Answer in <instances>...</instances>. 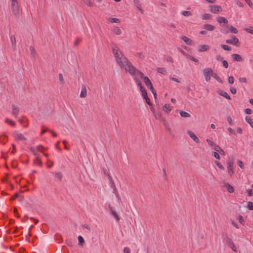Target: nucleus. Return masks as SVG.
Listing matches in <instances>:
<instances>
[{
  "instance_id": "f257e3e1",
  "label": "nucleus",
  "mask_w": 253,
  "mask_h": 253,
  "mask_svg": "<svg viewBox=\"0 0 253 253\" xmlns=\"http://www.w3.org/2000/svg\"><path fill=\"white\" fill-rule=\"evenodd\" d=\"M114 56L117 64L120 68H124L126 72L129 73L133 69V65L124 55L122 56L119 52H117Z\"/></svg>"
},
{
  "instance_id": "f03ea898",
  "label": "nucleus",
  "mask_w": 253,
  "mask_h": 253,
  "mask_svg": "<svg viewBox=\"0 0 253 253\" xmlns=\"http://www.w3.org/2000/svg\"><path fill=\"white\" fill-rule=\"evenodd\" d=\"M131 70H132L131 71V72L130 71L128 73L130 75H135V72L137 73V74L139 75V77L141 79H143L144 82L145 84L147 86L148 88H149L151 90L152 92L154 94V96H155V97H156V93L153 87L151 81L148 78V77L145 76L144 74L141 71L135 68L134 67H133V69Z\"/></svg>"
},
{
  "instance_id": "7ed1b4c3",
  "label": "nucleus",
  "mask_w": 253,
  "mask_h": 253,
  "mask_svg": "<svg viewBox=\"0 0 253 253\" xmlns=\"http://www.w3.org/2000/svg\"><path fill=\"white\" fill-rule=\"evenodd\" d=\"M11 6L13 15L18 17L19 15L20 10L17 0H11Z\"/></svg>"
},
{
  "instance_id": "20e7f679",
  "label": "nucleus",
  "mask_w": 253,
  "mask_h": 253,
  "mask_svg": "<svg viewBox=\"0 0 253 253\" xmlns=\"http://www.w3.org/2000/svg\"><path fill=\"white\" fill-rule=\"evenodd\" d=\"M213 71L211 68H206L203 71V74L207 82H209L211 79V76H212Z\"/></svg>"
},
{
  "instance_id": "39448f33",
  "label": "nucleus",
  "mask_w": 253,
  "mask_h": 253,
  "mask_svg": "<svg viewBox=\"0 0 253 253\" xmlns=\"http://www.w3.org/2000/svg\"><path fill=\"white\" fill-rule=\"evenodd\" d=\"M226 43L235 45L237 47L240 46L239 41L238 39L235 36H231V39L226 40Z\"/></svg>"
},
{
  "instance_id": "423d86ee",
  "label": "nucleus",
  "mask_w": 253,
  "mask_h": 253,
  "mask_svg": "<svg viewBox=\"0 0 253 253\" xmlns=\"http://www.w3.org/2000/svg\"><path fill=\"white\" fill-rule=\"evenodd\" d=\"M225 242L226 244L228 245V246L232 249V250L234 252L237 251V249L235 247V246L234 244V243L232 241V240L227 236L225 237Z\"/></svg>"
},
{
  "instance_id": "0eeeda50",
  "label": "nucleus",
  "mask_w": 253,
  "mask_h": 253,
  "mask_svg": "<svg viewBox=\"0 0 253 253\" xmlns=\"http://www.w3.org/2000/svg\"><path fill=\"white\" fill-rule=\"evenodd\" d=\"M233 164L234 162L233 159H229L227 162L228 172L230 176H231L234 173V171L233 170Z\"/></svg>"
},
{
  "instance_id": "6e6552de",
  "label": "nucleus",
  "mask_w": 253,
  "mask_h": 253,
  "mask_svg": "<svg viewBox=\"0 0 253 253\" xmlns=\"http://www.w3.org/2000/svg\"><path fill=\"white\" fill-rule=\"evenodd\" d=\"M210 10L213 13H218L222 10V7L217 5H210Z\"/></svg>"
},
{
  "instance_id": "1a4fd4ad",
  "label": "nucleus",
  "mask_w": 253,
  "mask_h": 253,
  "mask_svg": "<svg viewBox=\"0 0 253 253\" xmlns=\"http://www.w3.org/2000/svg\"><path fill=\"white\" fill-rule=\"evenodd\" d=\"M13 136L16 140H25L26 139L23 134L18 132L17 131H15L13 132Z\"/></svg>"
},
{
  "instance_id": "9d476101",
  "label": "nucleus",
  "mask_w": 253,
  "mask_h": 253,
  "mask_svg": "<svg viewBox=\"0 0 253 253\" xmlns=\"http://www.w3.org/2000/svg\"><path fill=\"white\" fill-rule=\"evenodd\" d=\"M135 75H131L134 78V80L135 81V83L137 84V85L139 87L140 89H143L144 87L142 86L141 82L138 79L139 75L137 74V73L135 72L134 73Z\"/></svg>"
},
{
  "instance_id": "9b49d317",
  "label": "nucleus",
  "mask_w": 253,
  "mask_h": 253,
  "mask_svg": "<svg viewBox=\"0 0 253 253\" xmlns=\"http://www.w3.org/2000/svg\"><path fill=\"white\" fill-rule=\"evenodd\" d=\"M109 208L110 210L111 214L114 217V218L117 220L119 221L120 219V217L115 210L114 208L111 206L110 205H109Z\"/></svg>"
},
{
  "instance_id": "f8f14e48",
  "label": "nucleus",
  "mask_w": 253,
  "mask_h": 253,
  "mask_svg": "<svg viewBox=\"0 0 253 253\" xmlns=\"http://www.w3.org/2000/svg\"><path fill=\"white\" fill-rule=\"evenodd\" d=\"M19 112V108L15 105H12V111L11 113L13 116L15 117V118H17L18 117V115Z\"/></svg>"
},
{
  "instance_id": "ddd939ff",
  "label": "nucleus",
  "mask_w": 253,
  "mask_h": 253,
  "mask_svg": "<svg viewBox=\"0 0 253 253\" xmlns=\"http://www.w3.org/2000/svg\"><path fill=\"white\" fill-rule=\"evenodd\" d=\"M229 32L234 33V34H237L238 33V30L233 26H230L229 27V31L226 30L225 29L223 30L222 32L224 34H228Z\"/></svg>"
},
{
  "instance_id": "4468645a",
  "label": "nucleus",
  "mask_w": 253,
  "mask_h": 253,
  "mask_svg": "<svg viewBox=\"0 0 253 253\" xmlns=\"http://www.w3.org/2000/svg\"><path fill=\"white\" fill-rule=\"evenodd\" d=\"M188 134L189 137L191 138H192L194 142L197 143H200L199 139L197 137V136L195 134L194 132H193L192 131H189L188 132Z\"/></svg>"
},
{
  "instance_id": "2eb2a0df",
  "label": "nucleus",
  "mask_w": 253,
  "mask_h": 253,
  "mask_svg": "<svg viewBox=\"0 0 253 253\" xmlns=\"http://www.w3.org/2000/svg\"><path fill=\"white\" fill-rule=\"evenodd\" d=\"M218 94L219 95H220V96H222L225 97V98H226L228 100L231 99L230 96L228 94V93L226 92H225L222 90H219L218 91Z\"/></svg>"
},
{
  "instance_id": "dca6fc26",
  "label": "nucleus",
  "mask_w": 253,
  "mask_h": 253,
  "mask_svg": "<svg viewBox=\"0 0 253 253\" xmlns=\"http://www.w3.org/2000/svg\"><path fill=\"white\" fill-rule=\"evenodd\" d=\"M204 28L206 30L209 31H213L215 29V26L209 24H206L204 25Z\"/></svg>"
},
{
  "instance_id": "f3484780",
  "label": "nucleus",
  "mask_w": 253,
  "mask_h": 253,
  "mask_svg": "<svg viewBox=\"0 0 253 253\" xmlns=\"http://www.w3.org/2000/svg\"><path fill=\"white\" fill-rule=\"evenodd\" d=\"M209 49V45H206V44H203V45H199L198 51L199 52H203V51H207Z\"/></svg>"
},
{
  "instance_id": "a211bd4d",
  "label": "nucleus",
  "mask_w": 253,
  "mask_h": 253,
  "mask_svg": "<svg viewBox=\"0 0 253 253\" xmlns=\"http://www.w3.org/2000/svg\"><path fill=\"white\" fill-rule=\"evenodd\" d=\"M87 95V91L86 87L84 85H82V90L80 93V97L82 98H84Z\"/></svg>"
},
{
  "instance_id": "6ab92c4d",
  "label": "nucleus",
  "mask_w": 253,
  "mask_h": 253,
  "mask_svg": "<svg viewBox=\"0 0 253 253\" xmlns=\"http://www.w3.org/2000/svg\"><path fill=\"white\" fill-rule=\"evenodd\" d=\"M181 39L188 45H191L193 44L192 41L186 36L182 37Z\"/></svg>"
},
{
  "instance_id": "aec40b11",
  "label": "nucleus",
  "mask_w": 253,
  "mask_h": 253,
  "mask_svg": "<svg viewBox=\"0 0 253 253\" xmlns=\"http://www.w3.org/2000/svg\"><path fill=\"white\" fill-rule=\"evenodd\" d=\"M224 186L226 188L227 191L229 193H232L234 192V188L230 184L228 183H224Z\"/></svg>"
},
{
  "instance_id": "412c9836",
  "label": "nucleus",
  "mask_w": 253,
  "mask_h": 253,
  "mask_svg": "<svg viewBox=\"0 0 253 253\" xmlns=\"http://www.w3.org/2000/svg\"><path fill=\"white\" fill-rule=\"evenodd\" d=\"M172 109V106L169 104H166L163 106V110L167 113H169Z\"/></svg>"
},
{
  "instance_id": "4be33fe9",
  "label": "nucleus",
  "mask_w": 253,
  "mask_h": 253,
  "mask_svg": "<svg viewBox=\"0 0 253 253\" xmlns=\"http://www.w3.org/2000/svg\"><path fill=\"white\" fill-rule=\"evenodd\" d=\"M232 56L233 59L235 61L240 62L243 60L241 56L238 54H233Z\"/></svg>"
},
{
  "instance_id": "5701e85b",
  "label": "nucleus",
  "mask_w": 253,
  "mask_h": 253,
  "mask_svg": "<svg viewBox=\"0 0 253 253\" xmlns=\"http://www.w3.org/2000/svg\"><path fill=\"white\" fill-rule=\"evenodd\" d=\"M214 150L218 152L221 155H225V152L218 145H215V147L213 148Z\"/></svg>"
},
{
  "instance_id": "b1692460",
  "label": "nucleus",
  "mask_w": 253,
  "mask_h": 253,
  "mask_svg": "<svg viewBox=\"0 0 253 253\" xmlns=\"http://www.w3.org/2000/svg\"><path fill=\"white\" fill-rule=\"evenodd\" d=\"M133 2L134 3L135 5L137 7V8L139 9V10L141 13H143V10L142 8V6H141L140 3L139 2V1L138 0H133Z\"/></svg>"
},
{
  "instance_id": "393cba45",
  "label": "nucleus",
  "mask_w": 253,
  "mask_h": 253,
  "mask_svg": "<svg viewBox=\"0 0 253 253\" xmlns=\"http://www.w3.org/2000/svg\"><path fill=\"white\" fill-rule=\"evenodd\" d=\"M54 177L58 180H61L63 177L62 174L61 172H52Z\"/></svg>"
},
{
  "instance_id": "a878e982",
  "label": "nucleus",
  "mask_w": 253,
  "mask_h": 253,
  "mask_svg": "<svg viewBox=\"0 0 253 253\" xmlns=\"http://www.w3.org/2000/svg\"><path fill=\"white\" fill-rule=\"evenodd\" d=\"M217 21L220 23L221 24L222 23H224L225 24H227L228 23V20L225 18L223 17H219L217 18Z\"/></svg>"
},
{
  "instance_id": "bb28decb",
  "label": "nucleus",
  "mask_w": 253,
  "mask_h": 253,
  "mask_svg": "<svg viewBox=\"0 0 253 253\" xmlns=\"http://www.w3.org/2000/svg\"><path fill=\"white\" fill-rule=\"evenodd\" d=\"M212 17V15L209 13H205L202 15V19L203 20H209L211 19Z\"/></svg>"
},
{
  "instance_id": "cd10ccee",
  "label": "nucleus",
  "mask_w": 253,
  "mask_h": 253,
  "mask_svg": "<svg viewBox=\"0 0 253 253\" xmlns=\"http://www.w3.org/2000/svg\"><path fill=\"white\" fill-rule=\"evenodd\" d=\"M112 52L113 54H116L117 52H119L120 54H121L122 56H123V54H122L121 51L118 47H114L112 48Z\"/></svg>"
},
{
  "instance_id": "c85d7f7f",
  "label": "nucleus",
  "mask_w": 253,
  "mask_h": 253,
  "mask_svg": "<svg viewBox=\"0 0 253 253\" xmlns=\"http://www.w3.org/2000/svg\"><path fill=\"white\" fill-rule=\"evenodd\" d=\"M113 33L116 35H120L122 33L121 30L118 27H116L113 30Z\"/></svg>"
},
{
  "instance_id": "c756f323",
  "label": "nucleus",
  "mask_w": 253,
  "mask_h": 253,
  "mask_svg": "<svg viewBox=\"0 0 253 253\" xmlns=\"http://www.w3.org/2000/svg\"><path fill=\"white\" fill-rule=\"evenodd\" d=\"M29 49L31 51V55L34 57H36L37 56V52H36V51L35 50L34 46H30L29 47Z\"/></svg>"
},
{
  "instance_id": "7c9ffc66",
  "label": "nucleus",
  "mask_w": 253,
  "mask_h": 253,
  "mask_svg": "<svg viewBox=\"0 0 253 253\" xmlns=\"http://www.w3.org/2000/svg\"><path fill=\"white\" fill-rule=\"evenodd\" d=\"M179 113L182 117L188 118L190 116V115L189 113L183 111H180Z\"/></svg>"
},
{
  "instance_id": "2f4dec72",
  "label": "nucleus",
  "mask_w": 253,
  "mask_h": 253,
  "mask_svg": "<svg viewBox=\"0 0 253 253\" xmlns=\"http://www.w3.org/2000/svg\"><path fill=\"white\" fill-rule=\"evenodd\" d=\"M10 41L12 43V46L14 48L16 46V38L14 35H12L10 37Z\"/></svg>"
},
{
  "instance_id": "473e14b6",
  "label": "nucleus",
  "mask_w": 253,
  "mask_h": 253,
  "mask_svg": "<svg viewBox=\"0 0 253 253\" xmlns=\"http://www.w3.org/2000/svg\"><path fill=\"white\" fill-rule=\"evenodd\" d=\"M212 77H213L215 79H216L218 82L220 83H223L221 79L217 75V74L213 73Z\"/></svg>"
},
{
  "instance_id": "72a5a7b5",
  "label": "nucleus",
  "mask_w": 253,
  "mask_h": 253,
  "mask_svg": "<svg viewBox=\"0 0 253 253\" xmlns=\"http://www.w3.org/2000/svg\"><path fill=\"white\" fill-rule=\"evenodd\" d=\"M109 21L112 23H120V20L117 18H110L109 19Z\"/></svg>"
},
{
  "instance_id": "f704fd0d",
  "label": "nucleus",
  "mask_w": 253,
  "mask_h": 253,
  "mask_svg": "<svg viewBox=\"0 0 253 253\" xmlns=\"http://www.w3.org/2000/svg\"><path fill=\"white\" fill-rule=\"evenodd\" d=\"M79 244L82 246L84 243V240L81 236H79L78 237Z\"/></svg>"
},
{
  "instance_id": "c9c22d12",
  "label": "nucleus",
  "mask_w": 253,
  "mask_h": 253,
  "mask_svg": "<svg viewBox=\"0 0 253 253\" xmlns=\"http://www.w3.org/2000/svg\"><path fill=\"white\" fill-rule=\"evenodd\" d=\"M38 149V148H36V147H30V151L36 156H37V151H38L37 150Z\"/></svg>"
},
{
  "instance_id": "e433bc0d",
  "label": "nucleus",
  "mask_w": 253,
  "mask_h": 253,
  "mask_svg": "<svg viewBox=\"0 0 253 253\" xmlns=\"http://www.w3.org/2000/svg\"><path fill=\"white\" fill-rule=\"evenodd\" d=\"M157 72L162 74L165 75L166 73V70L164 68H157Z\"/></svg>"
},
{
  "instance_id": "4c0bfd02",
  "label": "nucleus",
  "mask_w": 253,
  "mask_h": 253,
  "mask_svg": "<svg viewBox=\"0 0 253 253\" xmlns=\"http://www.w3.org/2000/svg\"><path fill=\"white\" fill-rule=\"evenodd\" d=\"M181 14L185 16H190L192 15V13L189 11H183L181 12Z\"/></svg>"
},
{
  "instance_id": "58836bf2",
  "label": "nucleus",
  "mask_w": 253,
  "mask_h": 253,
  "mask_svg": "<svg viewBox=\"0 0 253 253\" xmlns=\"http://www.w3.org/2000/svg\"><path fill=\"white\" fill-rule=\"evenodd\" d=\"M206 141L208 144L211 147H213V148L215 147V145H216L210 139H207Z\"/></svg>"
},
{
  "instance_id": "ea45409f",
  "label": "nucleus",
  "mask_w": 253,
  "mask_h": 253,
  "mask_svg": "<svg viewBox=\"0 0 253 253\" xmlns=\"http://www.w3.org/2000/svg\"><path fill=\"white\" fill-rule=\"evenodd\" d=\"M5 122L6 123L9 124V125L13 126H15V123L11 120H9V119H6L5 120Z\"/></svg>"
},
{
  "instance_id": "a19ab883",
  "label": "nucleus",
  "mask_w": 253,
  "mask_h": 253,
  "mask_svg": "<svg viewBox=\"0 0 253 253\" xmlns=\"http://www.w3.org/2000/svg\"><path fill=\"white\" fill-rule=\"evenodd\" d=\"M140 90L141 92L142 95L144 98H145L147 97H148L147 91L144 88H143L142 89H141Z\"/></svg>"
},
{
  "instance_id": "79ce46f5",
  "label": "nucleus",
  "mask_w": 253,
  "mask_h": 253,
  "mask_svg": "<svg viewBox=\"0 0 253 253\" xmlns=\"http://www.w3.org/2000/svg\"><path fill=\"white\" fill-rule=\"evenodd\" d=\"M110 183L111 184V187L113 189L114 193H115L116 194V196H118V193L117 192V189H116V187L115 186V183H114V181L111 182Z\"/></svg>"
},
{
  "instance_id": "37998d69",
  "label": "nucleus",
  "mask_w": 253,
  "mask_h": 253,
  "mask_svg": "<svg viewBox=\"0 0 253 253\" xmlns=\"http://www.w3.org/2000/svg\"><path fill=\"white\" fill-rule=\"evenodd\" d=\"M221 47L225 50L230 51L231 50V48L228 45L225 44H221Z\"/></svg>"
},
{
  "instance_id": "c03bdc74",
  "label": "nucleus",
  "mask_w": 253,
  "mask_h": 253,
  "mask_svg": "<svg viewBox=\"0 0 253 253\" xmlns=\"http://www.w3.org/2000/svg\"><path fill=\"white\" fill-rule=\"evenodd\" d=\"M58 79L59 81L61 84H63L64 83L63 77L62 75V74H59L58 75Z\"/></svg>"
},
{
  "instance_id": "a18cd8bd",
  "label": "nucleus",
  "mask_w": 253,
  "mask_h": 253,
  "mask_svg": "<svg viewBox=\"0 0 253 253\" xmlns=\"http://www.w3.org/2000/svg\"><path fill=\"white\" fill-rule=\"evenodd\" d=\"M215 164L217 165V166L221 169H224V167L218 162L217 161H215Z\"/></svg>"
},
{
  "instance_id": "49530a36",
  "label": "nucleus",
  "mask_w": 253,
  "mask_h": 253,
  "mask_svg": "<svg viewBox=\"0 0 253 253\" xmlns=\"http://www.w3.org/2000/svg\"><path fill=\"white\" fill-rule=\"evenodd\" d=\"M163 125L165 126L166 129L169 131H170V128L169 126L168 123L166 122V121L165 120H164V119H163Z\"/></svg>"
},
{
  "instance_id": "de8ad7c7",
  "label": "nucleus",
  "mask_w": 253,
  "mask_h": 253,
  "mask_svg": "<svg viewBox=\"0 0 253 253\" xmlns=\"http://www.w3.org/2000/svg\"><path fill=\"white\" fill-rule=\"evenodd\" d=\"M228 83L230 84H233L234 82V78L233 76H229L228 79Z\"/></svg>"
},
{
  "instance_id": "09e8293b",
  "label": "nucleus",
  "mask_w": 253,
  "mask_h": 253,
  "mask_svg": "<svg viewBox=\"0 0 253 253\" xmlns=\"http://www.w3.org/2000/svg\"><path fill=\"white\" fill-rule=\"evenodd\" d=\"M248 208L250 210H253V204L252 202H249L248 203Z\"/></svg>"
},
{
  "instance_id": "8fccbe9b",
  "label": "nucleus",
  "mask_w": 253,
  "mask_h": 253,
  "mask_svg": "<svg viewBox=\"0 0 253 253\" xmlns=\"http://www.w3.org/2000/svg\"><path fill=\"white\" fill-rule=\"evenodd\" d=\"M222 62L223 67L225 68H227L228 67V63L227 61L223 59L222 60Z\"/></svg>"
},
{
  "instance_id": "3c124183",
  "label": "nucleus",
  "mask_w": 253,
  "mask_h": 253,
  "mask_svg": "<svg viewBox=\"0 0 253 253\" xmlns=\"http://www.w3.org/2000/svg\"><path fill=\"white\" fill-rule=\"evenodd\" d=\"M137 56L141 59H144L145 58L144 55L142 52H138L137 53Z\"/></svg>"
},
{
  "instance_id": "603ef678",
  "label": "nucleus",
  "mask_w": 253,
  "mask_h": 253,
  "mask_svg": "<svg viewBox=\"0 0 253 253\" xmlns=\"http://www.w3.org/2000/svg\"><path fill=\"white\" fill-rule=\"evenodd\" d=\"M146 103L148 105L150 106V107L152 106V104L151 103L150 100L148 97H147L146 98H144Z\"/></svg>"
},
{
  "instance_id": "864d4df0",
  "label": "nucleus",
  "mask_w": 253,
  "mask_h": 253,
  "mask_svg": "<svg viewBox=\"0 0 253 253\" xmlns=\"http://www.w3.org/2000/svg\"><path fill=\"white\" fill-rule=\"evenodd\" d=\"M238 218L239 222L241 224H243L244 222V220L243 216L242 215H239Z\"/></svg>"
},
{
  "instance_id": "5fc2aeb1",
  "label": "nucleus",
  "mask_w": 253,
  "mask_h": 253,
  "mask_svg": "<svg viewBox=\"0 0 253 253\" xmlns=\"http://www.w3.org/2000/svg\"><path fill=\"white\" fill-rule=\"evenodd\" d=\"M19 196V194L18 193H15L14 195L10 198V200L12 201L15 200Z\"/></svg>"
},
{
  "instance_id": "6e6d98bb",
  "label": "nucleus",
  "mask_w": 253,
  "mask_h": 253,
  "mask_svg": "<svg viewBox=\"0 0 253 253\" xmlns=\"http://www.w3.org/2000/svg\"><path fill=\"white\" fill-rule=\"evenodd\" d=\"M35 161L36 163H37V164H38L39 165H42V162H41V161L40 160V159H39V158L38 156H36Z\"/></svg>"
},
{
  "instance_id": "4d7b16f0",
  "label": "nucleus",
  "mask_w": 253,
  "mask_h": 253,
  "mask_svg": "<svg viewBox=\"0 0 253 253\" xmlns=\"http://www.w3.org/2000/svg\"><path fill=\"white\" fill-rule=\"evenodd\" d=\"M245 120L246 121L250 124V123H252V119L249 116H246L245 117Z\"/></svg>"
},
{
  "instance_id": "13d9d810",
  "label": "nucleus",
  "mask_w": 253,
  "mask_h": 253,
  "mask_svg": "<svg viewBox=\"0 0 253 253\" xmlns=\"http://www.w3.org/2000/svg\"><path fill=\"white\" fill-rule=\"evenodd\" d=\"M230 91L231 93L233 94H235L237 91L236 89L234 87H230Z\"/></svg>"
},
{
  "instance_id": "bf43d9fd",
  "label": "nucleus",
  "mask_w": 253,
  "mask_h": 253,
  "mask_svg": "<svg viewBox=\"0 0 253 253\" xmlns=\"http://www.w3.org/2000/svg\"><path fill=\"white\" fill-rule=\"evenodd\" d=\"M213 156L216 159H218V160H219L220 159V156H219V155L218 154V153L217 152H214L213 153Z\"/></svg>"
},
{
  "instance_id": "052dcab7",
  "label": "nucleus",
  "mask_w": 253,
  "mask_h": 253,
  "mask_svg": "<svg viewBox=\"0 0 253 253\" xmlns=\"http://www.w3.org/2000/svg\"><path fill=\"white\" fill-rule=\"evenodd\" d=\"M48 131H49V129H48L47 128H45L44 127V126H42V132H41V135H42V134H44L45 132Z\"/></svg>"
},
{
  "instance_id": "680f3d73",
  "label": "nucleus",
  "mask_w": 253,
  "mask_h": 253,
  "mask_svg": "<svg viewBox=\"0 0 253 253\" xmlns=\"http://www.w3.org/2000/svg\"><path fill=\"white\" fill-rule=\"evenodd\" d=\"M238 165L240 168L243 169L244 168L243 163L241 161H238Z\"/></svg>"
},
{
  "instance_id": "e2e57ef3",
  "label": "nucleus",
  "mask_w": 253,
  "mask_h": 253,
  "mask_svg": "<svg viewBox=\"0 0 253 253\" xmlns=\"http://www.w3.org/2000/svg\"><path fill=\"white\" fill-rule=\"evenodd\" d=\"M153 115L155 116L156 119H160L161 118V114H156L155 112H153Z\"/></svg>"
},
{
  "instance_id": "0e129e2a",
  "label": "nucleus",
  "mask_w": 253,
  "mask_h": 253,
  "mask_svg": "<svg viewBox=\"0 0 253 253\" xmlns=\"http://www.w3.org/2000/svg\"><path fill=\"white\" fill-rule=\"evenodd\" d=\"M227 122H228V123L230 125H231V126L233 125L232 119L230 117H227Z\"/></svg>"
},
{
  "instance_id": "69168bd1",
  "label": "nucleus",
  "mask_w": 253,
  "mask_h": 253,
  "mask_svg": "<svg viewBox=\"0 0 253 253\" xmlns=\"http://www.w3.org/2000/svg\"><path fill=\"white\" fill-rule=\"evenodd\" d=\"M239 80L241 83H246L247 82V79L246 78H243V77L240 78L239 79Z\"/></svg>"
},
{
  "instance_id": "338daca9",
  "label": "nucleus",
  "mask_w": 253,
  "mask_h": 253,
  "mask_svg": "<svg viewBox=\"0 0 253 253\" xmlns=\"http://www.w3.org/2000/svg\"><path fill=\"white\" fill-rule=\"evenodd\" d=\"M245 30L251 34H253V30L250 28H246L245 29Z\"/></svg>"
},
{
  "instance_id": "774afa93",
  "label": "nucleus",
  "mask_w": 253,
  "mask_h": 253,
  "mask_svg": "<svg viewBox=\"0 0 253 253\" xmlns=\"http://www.w3.org/2000/svg\"><path fill=\"white\" fill-rule=\"evenodd\" d=\"M124 253H130L129 249L127 247H125L124 249Z\"/></svg>"
}]
</instances>
